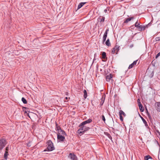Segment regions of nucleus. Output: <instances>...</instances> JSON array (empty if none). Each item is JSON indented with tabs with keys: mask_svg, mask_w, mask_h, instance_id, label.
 <instances>
[{
	"mask_svg": "<svg viewBox=\"0 0 160 160\" xmlns=\"http://www.w3.org/2000/svg\"><path fill=\"white\" fill-rule=\"evenodd\" d=\"M150 25V23H149L148 25H147L146 26H144L143 25H140L138 27V29H139V30L140 31H144L145 28H148V26H149Z\"/></svg>",
	"mask_w": 160,
	"mask_h": 160,
	"instance_id": "4",
	"label": "nucleus"
},
{
	"mask_svg": "<svg viewBox=\"0 0 160 160\" xmlns=\"http://www.w3.org/2000/svg\"><path fill=\"white\" fill-rule=\"evenodd\" d=\"M139 116H140V118H141V119L142 120V121L143 122V123L144 124L145 126V127L147 128H148V124H147V122L146 121V120L142 117L140 115V114H139Z\"/></svg>",
	"mask_w": 160,
	"mask_h": 160,
	"instance_id": "12",
	"label": "nucleus"
},
{
	"mask_svg": "<svg viewBox=\"0 0 160 160\" xmlns=\"http://www.w3.org/2000/svg\"><path fill=\"white\" fill-rule=\"evenodd\" d=\"M139 109L141 112H143L144 110V108L142 105L139 107Z\"/></svg>",
	"mask_w": 160,
	"mask_h": 160,
	"instance_id": "27",
	"label": "nucleus"
},
{
	"mask_svg": "<svg viewBox=\"0 0 160 160\" xmlns=\"http://www.w3.org/2000/svg\"><path fill=\"white\" fill-rule=\"evenodd\" d=\"M156 131L158 133H159L160 132L158 130H156Z\"/></svg>",
	"mask_w": 160,
	"mask_h": 160,
	"instance_id": "49",
	"label": "nucleus"
},
{
	"mask_svg": "<svg viewBox=\"0 0 160 160\" xmlns=\"http://www.w3.org/2000/svg\"><path fill=\"white\" fill-rule=\"evenodd\" d=\"M105 44L107 46H111V43L110 42L109 39V38H108L106 41V42Z\"/></svg>",
	"mask_w": 160,
	"mask_h": 160,
	"instance_id": "22",
	"label": "nucleus"
},
{
	"mask_svg": "<svg viewBox=\"0 0 160 160\" xmlns=\"http://www.w3.org/2000/svg\"><path fill=\"white\" fill-rule=\"evenodd\" d=\"M105 99V96H103L102 98L101 99V102H100V103L99 104L100 107H101L103 105Z\"/></svg>",
	"mask_w": 160,
	"mask_h": 160,
	"instance_id": "15",
	"label": "nucleus"
},
{
	"mask_svg": "<svg viewBox=\"0 0 160 160\" xmlns=\"http://www.w3.org/2000/svg\"><path fill=\"white\" fill-rule=\"evenodd\" d=\"M61 128L60 126H59L58 124L56 122V127L55 129L57 131H58L59 130L61 129Z\"/></svg>",
	"mask_w": 160,
	"mask_h": 160,
	"instance_id": "19",
	"label": "nucleus"
},
{
	"mask_svg": "<svg viewBox=\"0 0 160 160\" xmlns=\"http://www.w3.org/2000/svg\"><path fill=\"white\" fill-rule=\"evenodd\" d=\"M57 139L58 142H63L65 140L64 136L57 135Z\"/></svg>",
	"mask_w": 160,
	"mask_h": 160,
	"instance_id": "5",
	"label": "nucleus"
},
{
	"mask_svg": "<svg viewBox=\"0 0 160 160\" xmlns=\"http://www.w3.org/2000/svg\"><path fill=\"white\" fill-rule=\"evenodd\" d=\"M68 97H66L65 98V99L64 100V102H67V101H66V100H67L68 99Z\"/></svg>",
	"mask_w": 160,
	"mask_h": 160,
	"instance_id": "39",
	"label": "nucleus"
},
{
	"mask_svg": "<svg viewBox=\"0 0 160 160\" xmlns=\"http://www.w3.org/2000/svg\"><path fill=\"white\" fill-rule=\"evenodd\" d=\"M22 101L24 104H26L27 102V100L24 97H22Z\"/></svg>",
	"mask_w": 160,
	"mask_h": 160,
	"instance_id": "26",
	"label": "nucleus"
},
{
	"mask_svg": "<svg viewBox=\"0 0 160 160\" xmlns=\"http://www.w3.org/2000/svg\"><path fill=\"white\" fill-rule=\"evenodd\" d=\"M133 25H132V26H131V27H133Z\"/></svg>",
	"mask_w": 160,
	"mask_h": 160,
	"instance_id": "53",
	"label": "nucleus"
},
{
	"mask_svg": "<svg viewBox=\"0 0 160 160\" xmlns=\"http://www.w3.org/2000/svg\"><path fill=\"white\" fill-rule=\"evenodd\" d=\"M133 44H132L131 45H130V48H132L133 47Z\"/></svg>",
	"mask_w": 160,
	"mask_h": 160,
	"instance_id": "43",
	"label": "nucleus"
},
{
	"mask_svg": "<svg viewBox=\"0 0 160 160\" xmlns=\"http://www.w3.org/2000/svg\"><path fill=\"white\" fill-rule=\"evenodd\" d=\"M155 40L156 41H158L160 40V37H157L155 38Z\"/></svg>",
	"mask_w": 160,
	"mask_h": 160,
	"instance_id": "32",
	"label": "nucleus"
},
{
	"mask_svg": "<svg viewBox=\"0 0 160 160\" xmlns=\"http://www.w3.org/2000/svg\"><path fill=\"white\" fill-rule=\"evenodd\" d=\"M116 51L115 48H112V54H114L115 53Z\"/></svg>",
	"mask_w": 160,
	"mask_h": 160,
	"instance_id": "30",
	"label": "nucleus"
},
{
	"mask_svg": "<svg viewBox=\"0 0 160 160\" xmlns=\"http://www.w3.org/2000/svg\"><path fill=\"white\" fill-rule=\"evenodd\" d=\"M27 109H28V108L25 107H23V111H24L25 109L26 110Z\"/></svg>",
	"mask_w": 160,
	"mask_h": 160,
	"instance_id": "40",
	"label": "nucleus"
},
{
	"mask_svg": "<svg viewBox=\"0 0 160 160\" xmlns=\"http://www.w3.org/2000/svg\"><path fill=\"white\" fill-rule=\"evenodd\" d=\"M155 106L157 111L160 112V102H156L155 104Z\"/></svg>",
	"mask_w": 160,
	"mask_h": 160,
	"instance_id": "9",
	"label": "nucleus"
},
{
	"mask_svg": "<svg viewBox=\"0 0 160 160\" xmlns=\"http://www.w3.org/2000/svg\"><path fill=\"white\" fill-rule=\"evenodd\" d=\"M154 71H152L151 72L150 74L149 75V77H150L151 78H152L154 75Z\"/></svg>",
	"mask_w": 160,
	"mask_h": 160,
	"instance_id": "28",
	"label": "nucleus"
},
{
	"mask_svg": "<svg viewBox=\"0 0 160 160\" xmlns=\"http://www.w3.org/2000/svg\"><path fill=\"white\" fill-rule=\"evenodd\" d=\"M107 34L106 33H106H104V34L103 37L107 38Z\"/></svg>",
	"mask_w": 160,
	"mask_h": 160,
	"instance_id": "37",
	"label": "nucleus"
},
{
	"mask_svg": "<svg viewBox=\"0 0 160 160\" xmlns=\"http://www.w3.org/2000/svg\"><path fill=\"white\" fill-rule=\"evenodd\" d=\"M114 48L116 51V54H117L118 53V52L119 50L120 47L119 46L116 45Z\"/></svg>",
	"mask_w": 160,
	"mask_h": 160,
	"instance_id": "18",
	"label": "nucleus"
},
{
	"mask_svg": "<svg viewBox=\"0 0 160 160\" xmlns=\"http://www.w3.org/2000/svg\"><path fill=\"white\" fill-rule=\"evenodd\" d=\"M148 156L150 157H148L149 159H152V157L151 156H150V155H148Z\"/></svg>",
	"mask_w": 160,
	"mask_h": 160,
	"instance_id": "41",
	"label": "nucleus"
},
{
	"mask_svg": "<svg viewBox=\"0 0 160 160\" xmlns=\"http://www.w3.org/2000/svg\"><path fill=\"white\" fill-rule=\"evenodd\" d=\"M105 18L103 16H100L98 18V20L100 23L101 24V23L102 22H104L105 21Z\"/></svg>",
	"mask_w": 160,
	"mask_h": 160,
	"instance_id": "10",
	"label": "nucleus"
},
{
	"mask_svg": "<svg viewBox=\"0 0 160 160\" xmlns=\"http://www.w3.org/2000/svg\"><path fill=\"white\" fill-rule=\"evenodd\" d=\"M138 106L139 107L142 105V104L141 103V102L139 103H138Z\"/></svg>",
	"mask_w": 160,
	"mask_h": 160,
	"instance_id": "45",
	"label": "nucleus"
},
{
	"mask_svg": "<svg viewBox=\"0 0 160 160\" xmlns=\"http://www.w3.org/2000/svg\"><path fill=\"white\" fill-rule=\"evenodd\" d=\"M7 144L6 140L2 138L0 139V150H2Z\"/></svg>",
	"mask_w": 160,
	"mask_h": 160,
	"instance_id": "3",
	"label": "nucleus"
},
{
	"mask_svg": "<svg viewBox=\"0 0 160 160\" xmlns=\"http://www.w3.org/2000/svg\"><path fill=\"white\" fill-rule=\"evenodd\" d=\"M160 56V52L158 53V54L156 55L155 58L157 59L159 56Z\"/></svg>",
	"mask_w": 160,
	"mask_h": 160,
	"instance_id": "34",
	"label": "nucleus"
},
{
	"mask_svg": "<svg viewBox=\"0 0 160 160\" xmlns=\"http://www.w3.org/2000/svg\"><path fill=\"white\" fill-rule=\"evenodd\" d=\"M96 60V59L95 58H94L93 59V62H94V61H95V60Z\"/></svg>",
	"mask_w": 160,
	"mask_h": 160,
	"instance_id": "50",
	"label": "nucleus"
},
{
	"mask_svg": "<svg viewBox=\"0 0 160 160\" xmlns=\"http://www.w3.org/2000/svg\"><path fill=\"white\" fill-rule=\"evenodd\" d=\"M48 151V149H47V148L45 149L43 151L44 152H46V151Z\"/></svg>",
	"mask_w": 160,
	"mask_h": 160,
	"instance_id": "47",
	"label": "nucleus"
},
{
	"mask_svg": "<svg viewBox=\"0 0 160 160\" xmlns=\"http://www.w3.org/2000/svg\"><path fill=\"white\" fill-rule=\"evenodd\" d=\"M137 61L138 60L134 61L132 63L129 65L128 68L129 69L132 68L135 65H136Z\"/></svg>",
	"mask_w": 160,
	"mask_h": 160,
	"instance_id": "14",
	"label": "nucleus"
},
{
	"mask_svg": "<svg viewBox=\"0 0 160 160\" xmlns=\"http://www.w3.org/2000/svg\"><path fill=\"white\" fill-rule=\"evenodd\" d=\"M119 115H123L124 116H126L125 113L122 110H120L119 112Z\"/></svg>",
	"mask_w": 160,
	"mask_h": 160,
	"instance_id": "24",
	"label": "nucleus"
},
{
	"mask_svg": "<svg viewBox=\"0 0 160 160\" xmlns=\"http://www.w3.org/2000/svg\"><path fill=\"white\" fill-rule=\"evenodd\" d=\"M158 134L160 136V132Z\"/></svg>",
	"mask_w": 160,
	"mask_h": 160,
	"instance_id": "52",
	"label": "nucleus"
},
{
	"mask_svg": "<svg viewBox=\"0 0 160 160\" xmlns=\"http://www.w3.org/2000/svg\"><path fill=\"white\" fill-rule=\"evenodd\" d=\"M120 119L122 121H123V118L122 115H119Z\"/></svg>",
	"mask_w": 160,
	"mask_h": 160,
	"instance_id": "33",
	"label": "nucleus"
},
{
	"mask_svg": "<svg viewBox=\"0 0 160 160\" xmlns=\"http://www.w3.org/2000/svg\"><path fill=\"white\" fill-rule=\"evenodd\" d=\"M109 31V29H107L105 32H104L105 33H106L107 34H108V32Z\"/></svg>",
	"mask_w": 160,
	"mask_h": 160,
	"instance_id": "38",
	"label": "nucleus"
},
{
	"mask_svg": "<svg viewBox=\"0 0 160 160\" xmlns=\"http://www.w3.org/2000/svg\"><path fill=\"white\" fill-rule=\"evenodd\" d=\"M104 133L105 134V135H106L107 136H108V137L111 140H112V137H111V135H110V134H109V133H108V132H104Z\"/></svg>",
	"mask_w": 160,
	"mask_h": 160,
	"instance_id": "20",
	"label": "nucleus"
},
{
	"mask_svg": "<svg viewBox=\"0 0 160 160\" xmlns=\"http://www.w3.org/2000/svg\"><path fill=\"white\" fill-rule=\"evenodd\" d=\"M68 157L72 160H77V157L73 153H70Z\"/></svg>",
	"mask_w": 160,
	"mask_h": 160,
	"instance_id": "6",
	"label": "nucleus"
},
{
	"mask_svg": "<svg viewBox=\"0 0 160 160\" xmlns=\"http://www.w3.org/2000/svg\"><path fill=\"white\" fill-rule=\"evenodd\" d=\"M8 152L5 151L4 154V158L5 160H7L8 159Z\"/></svg>",
	"mask_w": 160,
	"mask_h": 160,
	"instance_id": "21",
	"label": "nucleus"
},
{
	"mask_svg": "<svg viewBox=\"0 0 160 160\" xmlns=\"http://www.w3.org/2000/svg\"><path fill=\"white\" fill-rule=\"evenodd\" d=\"M57 135H60L63 136L65 135V136H67L66 133L65 132L61 129L58 131Z\"/></svg>",
	"mask_w": 160,
	"mask_h": 160,
	"instance_id": "8",
	"label": "nucleus"
},
{
	"mask_svg": "<svg viewBox=\"0 0 160 160\" xmlns=\"http://www.w3.org/2000/svg\"><path fill=\"white\" fill-rule=\"evenodd\" d=\"M48 147V151H51L55 149L53 143L50 140H48L47 142Z\"/></svg>",
	"mask_w": 160,
	"mask_h": 160,
	"instance_id": "2",
	"label": "nucleus"
},
{
	"mask_svg": "<svg viewBox=\"0 0 160 160\" xmlns=\"http://www.w3.org/2000/svg\"><path fill=\"white\" fill-rule=\"evenodd\" d=\"M102 119L103 121L104 122H105L106 119L105 118L104 116L103 115H102Z\"/></svg>",
	"mask_w": 160,
	"mask_h": 160,
	"instance_id": "29",
	"label": "nucleus"
},
{
	"mask_svg": "<svg viewBox=\"0 0 160 160\" xmlns=\"http://www.w3.org/2000/svg\"><path fill=\"white\" fill-rule=\"evenodd\" d=\"M83 93H84V95L83 97L84 98L86 99V98L87 97V93L86 90L85 89H84L83 91Z\"/></svg>",
	"mask_w": 160,
	"mask_h": 160,
	"instance_id": "23",
	"label": "nucleus"
},
{
	"mask_svg": "<svg viewBox=\"0 0 160 160\" xmlns=\"http://www.w3.org/2000/svg\"><path fill=\"white\" fill-rule=\"evenodd\" d=\"M156 131L158 133H159L160 132L158 130H156Z\"/></svg>",
	"mask_w": 160,
	"mask_h": 160,
	"instance_id": "48",
	"label": "nucleus"
},
{
	"mask_svg": "<svg viewBox=\"0 0 160 160\" xmlns=\"http://www.w3.org/2000/svg\"><path fill=\"white\" fill-rule=\"evenodd\" d=\"M140 25V22H138V20H137L135 24V26L138 28Z\"/></svg>",
	"mask_w": 160,
	"mask_h": 160,
	"instance_id": "25",
	"label": "nucleus"
},
{
	"mask_svg": "<svg viewBox=\"0 0 160 160\" xmlns=\"http://www.w3.org/2000/svg\"><path fill=\"white\" fill-rule=\"evenodd\" d=\"M79 128L78 131L80 136L84 134L86 132L89 130L90 129L89 127H86L84 125L80 126V124L79 125Z\"/></svg>",
	"mask_w": 160,
	"mask_h": 160,
	"instance_id": "1",
	"label": "nucleus"
},
{
	"mask_svg": "<svg viewBox=\"0 0 160 160\" xmlns=\"http://www.w3.org/2000/svg\"><path fill=\"white\" fill-rule=\"evenodd\" d=\"M106 38H107L103 37L102 42L103 43H104L106 41Z\"/></svg>",
	"mask_w": 160,
	"mask_h": 160,
	"instance_id": "35",
	"label": "nucleus"
},
{
	"mask_svg": "<svg viewBox=\"0 0 160 160\" xmlns=\"http://www.w3.org/2000/svg\"><path fill=\"white\" fill-rule=\"evenodd\" d=\"M102 59L104 60H102L103 61H105L107 60V58L106 57V53L105 52H103L102 53Z\"/></svg>",
	"mask_w": 160,
	"mask_h": 160,
	"instance_id": "11",
	"label": "nucleus"
},
{
	"mask_svg": "<svg viewBox=\"0 0 160 160\" xmlns=\"http://www.w3.org/2000/svg\"><path fill=\"white\" fill-rule=\"evenodd\" d=\"M137 102H138V103H140V100L139 99H138L137 100Z\"/></svg>",
	"mask_w": 160,
	"mask_h": 160,
	"instance_id": "42",
	"label": "nucleus"
},
{
	"mask_svg": "<svg viewBox=\"0 0 160 160\" xmlns=\"http://www.w3.org/2000/svg\"><path fill=\"white\" fill-rule=\"evenodd\" d=\"M148 157V155L145 156L144 158V160H148L149 159Z\"/></svg>",
	"mask_w": 160,
	"mask_h": 160,
	"instance_id": "31",
	"label": "nucleus"
},
{
	"mask_svg": "<svg viewBox=\"0 0 160 160\" xmlns=\"http://www.w3.org/2000/svg\"><path fill=\"white\" fill-rule=\"evenodd\" d=\"M92 120L91 119L89 118L88 119L85 121L81 123H80V126H82L83 125H85V124L87 123H91L92 122Z\"/></svg>",
	"mask_w": 160,
	"mask_h": 160,
	"instance_id": "7",
	"label": "nucleus"
},
{
	"mask_svg": "<svg viewBox=\"0 0 160 160\" xmlns=\"http://www.w3.org/2000/svg\"><path fill=\"white\" fill-rule=\"evenodd\" d=\"M25 113H27V112L26 111H25Z\"/></svg>",
	"mask_w": 160,
	"mask_h": 160,
	"instance_id": "51",
	"label": "nucleus"
},
{
	"mask_svg": "<svg viewBox=\"0 0 160 160\" xmlns=\"http://www.w3.org/2000/svg\"><path fill=\"white\" fill-rule=\"evenodd\" d=\"M9 147L8 146L7 147L5 148V151L8 152L9 150Z\"/></svg>",
	"mask_w": 160,
	"mask_h": 160,
	"instance_id": "36",
	"label": "nucleus"
},
{
	"mask_svg": "<svg viewBox=\"0 0 160 160\" xmlns=\"http://www.w3.org/2000/svg\"><path fill=\"white\" fill-rule=\"evenodd\" d=\"M113 75L111 74H110L109 75H108L106 77V81L107 82H109L110 80L112 78Z\"/></svg>",
	"mask_w": 160,
	"mask_h": 160,
	"instance_id": "13",
	"label": "nucleus"
},
{
	"mask_svg": "<svg viewBox=\"0 0 160 160\" xmlns=\"http://www.w3.org/2000/svg\"><path fill=\"white\" fill-rule=\"evenodd\" d=\"M138 106L139 107L142 105V104L141 103V102L139 103H138Z\"/></svg>",
	"mask_w": 160,
	"mask_h": 160,
	"instance_id": "44",
	"label": "nucleus"
},
{
	"mask_svg": "<svg viewBox=\"0 0 160 160\" xmlns=\"http://www.w3.org/2000/svg\"><path fill=\"white\" fill-rule=\"evenodd\" d=\"M86 3V2H82L80 3L78 6L77 9H79L80 8Z\"/></svg>",
	"mask_w": 160,
	"mask_h": 160,
	"instance_id": "17",
	"label": "nucleus"
},
{
	"mask_svg": "<svg viewBox=\"0 0 160 160\" xmlns=\"http://www.w3.org/2000/svg\"><path fill=\"white\" fill-rule=\"evenodd\" d=\"M133 17H131L128 18H127L125 20L124 22L123 23H127L129 22L131 20L134 19Z\"/></svg>",
	"mask_w": 160,
	"mask_h": 160,
	"instance_id": "16",
	"label": "nucleus"
},
{
	"mask_svg": "<svg viewBox=\"0 0 160 160\" xmlns=\"http://www.w3.org/2000/svg\"><path fill=\"white\" fill-rule=\"evenodd\" d=\"M107 9H105L104 10V12H105V13H106L107 12Z\"/></svg>",
	"mask_w": 160,
	"mask_h": 160,
	"instance_id": "46",
	"label": "nucleus"
}]
</instances>
